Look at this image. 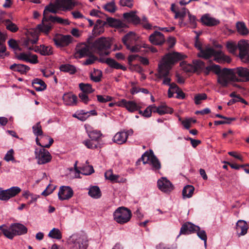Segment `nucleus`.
<instances>
[{
    "label": "nucleus",
    "instance_id": "nucleus-1",
    "mask_svg": "<svg viewBox=\"0 0 249 249\" xmlns=\"http://www.w3.org/2000/svg\"><path fill=\"white\" fill-rule=\"evenodd\" d=\"M184 55L182 54L173 52L166 54L160 61L158 65L159 77L163 78L162 84L169 86L171 79L168 77L169 71L174 64L179 60L183 59Z\"/></svg>",
    "mask_w": 249,
    "mask_h": 249
},
{
    "label": "nucleus",
    "instance_id": "nucleus-2",
    "mask_svg": "<svg viewBox=\"0 0 249 249\" xmlns=\"http://www.w3.org/2000/svg\"><path fill=\"white\" fill-rule=\"evenodd\" d=\"M38 40V35L33 31H28L25 37L21 39L20 43L28 51H33L43 56H49L53 53V48L50 45L44 44L34 45Z\"/></svg>",
    "mask_w": 249,
    "mask_h": 249
},
{
    "label": "nucleus",
    "instance_id": "nucleus-3",
    "mask_svg": "<svg viewBox=\"0 0 249 249\" xmlns=\"http://www.w3.org/2000/svg\"><path fill=\"white\" fill-rule=\"evenodd\" d=\"M57 11V10L53 8V6H46L43 12L42 22L37 26L36 31L47 35L52 29L53 23L56 22L62 24H69V21L67 19H64L57 16L49 15V12L55 13Z\"/></svg>",
    "mask_w": 249,
    "mask_h": 249
},
{
    "label": "nucleus",
    "instance_id": "nucleus-4",
    "mask_svg": "<svg viewBox=\"0 0 249 249\" xmlns=\"http://www.w3.org/2000/svg\"><path fill=\"white\" fill-rule=\"evenodd\" d=\"M195 46L196 48L200 51V53L198 54L199 57L205 59H209L213 57V60L218 63L223 62L229 63L231 62V58L224 54L221 51H215L211 47H207L204 49H202L200 43L198 41H196Z\"/></svg>",
    "mask_w": 249,
    "mask_h": 249
},
{
    "label": "nucleus",
    "instance_id": "nucleus-5",
    "mask_svg": "<svg viewBox=\"0 0 249 249\" xmlns=\"http://www.w3.org/2000/svg\"><path fill=\"white\" fill-rule=\"evenodd\" d=\"M228 51L232 54H235L237 49L239 51V56L241 60L245 63H249V41L241 40L237 45L234 42L229 41L226 44Z\"/></svg>",
    "mask_w": 249,
    "mask_h": 249
},
{
    "label": "nucleus",
    "instance_id": "nucleus-6",
    "mask_svg": "<svg viewBox=\"0 0 249 249\" xmlns=\"http://www.w3.org/2000/svg\"><path fill=\"white\" fill-rule=\"evenodd\" d=\"M67 243L71 249H87L88 247V239L83 233H73L67 239Z\"/></svg>",
    "mask_w": 249,
    "mask_h": 249
},
{
    "label": "nucleus",
    "instance_id": "nucleus-7",
    "mask_svg": "<svg viewBox=\"0 0 249 249\" xmlns=\"http://www.w3.org/2000/svg\"><path fill=\"white\" fill-rule=\"evenodd\" d=\"M111 46V41L109 38L101 37L91 43V49L92 52L100 55H107L109 53L108 50L110 49Z\"/></svg>",
    "mask_w": 249,
    "mask_h": 249
},
{
    "label": "nucleus",
    "instance_id": "nucleus-8",
    "mask_svg": "<svg viewBox=\"0 0 249 249\" xmlns=\"http://www.w3.org/2000/svg\"><path fill=\"white\" fill-rule=\"evenodd\" d=\"M233 69L224 68L219 69L216 74L217 76V82L222 87H227L231 82L237 81L238 78L234 74Z\"/></svg>",
    "mask_w": 249,
    "mask_h": 249
},
{
    "label": "nucleus",
    "instance_id": "nucleus-9",
    "mask_svg": "<svg viewBox=\"0 0 249 249\" xmlns=\"http://www.w3.org/2000/svg\"><path fill=\"white\" fill-rule=\"evenodd\" d=\"M114 219L119 224L128 222L131 217L130 210L125 207H119L113 213Z\"/></svg>",
    "mask_w": 249,
    "mask_h": 249
},
{
    "label": "nucleus",
    "instance_id": "nucleus-10",
    "mask_svg": "<svg viewBox=\"0 0 249 249\" xmlns=\"http://www.w3.org/2000/svg\"><path fill=\"white\" fill-rule=\"evenodd\" d=\"M77 4L75 0H56L54 4L49 6H53V8L63 11H70Z\"/></svg>",
    "mask_w": 249,
    "mask_h": 249
},
{
    "label": "nucleus",
    "instance_id": "nucleus-11",
    "mask_svg": "<svg viewBox=\"0 0 249 249\" xmlns=\"http://www.w3.org/2000/svg\"><path fill=\"white\" fill-rule=\"evenodd\" d=\"M144 164L148 163L152 166L153 170H159L161 168L160 161L153 153L145 152L142 157Z\"/></svg>",
    "mask_w": 249,
    "mask_h": 249
},
{
    "label": "nucleus",
    "instance_id": "nucleus-12",
    "mask_svg": "<svg viewBox=\"0 0 249 249\" xmlns=\"http://www.w3.org/2000/svg\"><path fill=\"white\" fill-rule=\"evenodd\" d=\"M35 154L37 163L39 164H44L51 160V155L48 150L44 148L36 149Z\"/></svg>",
    "mask_w": 249,
    "mask_h": 249
},
{
    "label": "nucleus",
    "instance_id": "nucleus-13",
    "mask_svg": "<svg viewBox=\"0 0 249 249\" xmlns=\"http://www.w3.org/2000/svg\"><path fill=\"white\" fill-rule=\"evenodd\" d=\"M17 59L34 64L38 63L37 56L32 54L30 51L17 53Z\"/></svg>",
    "mask_w": 249,
    "mask_h": 249
},
{
    "label": "nucleus",
    "instance_id": "nucleus-14",
    "mask_svg": "<svg viewBox=\"0 0 249 249\" xmlns=\"http://www.w3.org/2000/svg\"><path fill=\"white\" fill-rule=\"evenodd\" d=\"M92 51L91 45L89 46L84 43L81 44L77 46L76 52L75 53L74 56L77 58L90 56L92 54Z\"/></svg>",
    "mask_w": 249,
    "mask_h": 249
},
{
    "label": "nucleus",
    "instance_id": "nucleus-15",
    "mask_svg": "<svg viewBox=\"0 0 249 249\" xmlns=\"http://www.w3.org/2000/svg\"><path fill=\"white\" fill-rule=\"evenodd\" d=\"M118 107H125L129 112H134L141 108L140 105L137 104L133 101H127L125 99H122L117 103Z\"/></svg>",
    "mask_w": 249,
    "mask_h": 249
},
{
    "label": "nucleus",
    "instance_id": "nucleus-16",
    "mask_svg": "<svg viewBox=\"0 0 249 249\" xmlns=\"http://www.w3.org/2000/svg\"><path fill=\"white\" fill-rule=\"evenodd\" d=\"M72 37L70 35H58L55 36L53 41L58 47H65L69 45L72 41Z\"/></svg>",
    "mask_w": 249,
    "mask_h": 249
},
{
    "label": "nucleus",
    "instance_id": "nucleus-17",
    "mask_svg": "<svg viewBox=\"0 0 249 249\" xmlns=\"http://www.w3.org/2000/svg\"><path fill=\"white\" fill-rule=\"evenodd\" d=\"M157 184L159 189L164 193H169L173 190V184L165 178L159 179Z\"/></svg>",
    "mask_w": 249,
    "mask_h": 249
},
{
    "label": "nucleus",
    "instance_id": "nucleus-18",
    "mask_svg": "<svg viewBox=\"0 0 249 249\" xmlns=\"http://www.w3.org/2000/svg\"><path fill=\"white\" fill-rule=\"evenodd\" d=\"M73 195L72 189L70 187L66 186L61 187L58 193V198L61 200L69 199Z\"/></svg>",
    "mask_w": 249,
    "mask_h": 249
},
{
    "label": "nucleus",
    "instance_id": "nucleus-19",
    "mask_svg": "<svg viewBox=\"0 0 249 249\" xmlns=\"http://www.w3.org/2000/svg\"><path fill=\"white\" fill-rule=\"evenodd\" d=\"M234 74L238 77V81H249V70L246 68L239 67L237 69H233Z\"/></svg>",
    "mask_w": 249,
    "mask_h": 249
},
{
    "label": "nucleus",
    "instance_id": "nucleus-20",
    "mask_svg": "<svg viewBox=\"0 0 249 249\" xmlns=\"http://www.w3.org/2000/svg\"><path fill=\"white\" fill-rule=\"evenodd\" d=\"M36 136V144L43 147V148H49L53 142V139L49 137L48 136Z\"/></svg>",
    "mask_w": 249,
    "mask_h": 249
},
{
    "label": "nucleus",
    "instance_id": "nucleus-21",
    "mask_svg": "<svg viewBox=\"0 0 249 249\" xmlns=\"http://www.w3.org/2000/svg\"><path fill=\"white\" fill-rule=\"evenodd\" d=\"M149 40L153 45H160L165 42L163 35L160 32L155 31L149 37Z\"/></svg>",
    "mask_w": 249,
    "mask_h": 249
},
{
    "label": "nucleus",
    "instance_id": "nucleus-22",
    "mask_svg": "<svg viewBox=\"0 0 249 249\" xmlns=\"http://www.w3.org/2000/svg\"><path fill=\"white\" fill-rule=\"evenodd\" d=\"M0 230L6 237L9 239H12L16 235V223H13L10 226H0Z\"/></svg>",
    "mask_w": 249,
    "mask_h": 249
},
{
    "label": "nucleus",
    "instance_id": "nucleus-23",
    "mask_svg": "<svg viewBox=\"0 0 249 249\" xmlns=\"http://www.w3.org/2000/svg\"><path fill=\"white\" fill-rule=\"evenodd\" d=\"M16 196V187L3 190L0 188V200L7 201L10 198Z\"/></svg>",
    "mask_w": 249,
    "mask_h": 249
},
{
    "label": "nucleus",
    "instance_id": "nucleus-24",
    "mask_svg": "<svg viewBox=\"0 0 249 249\" xmlns=\"http://www.w3.org/2000/svg\"><path fill=\"white\" fill-rule=\"evenodd\" d=\"M199 230V227L190 223L187 222L184 224L181 227L180 234H189L192 232H196V231Z\"/></svg>",
    "mask_w": 249,
    "mask_h": 249
},
{
    "label": "nucleus",
    "instance_id": "nucleus-25",
    "mask_svg": "<svg viewBox=\"0 0 249 249\" xmlns=\"http://www.w3.org/2000/svg\"><path fill=\"white\" fill-rule=\"evenodd\" d=\"M138 39V36L134 32H130L125 35L122 38V41L126 48H129V45L134 44Z\"/></svg>",
    "mask_w": 249,
    "mask_h": 249
},
{
    "label": "nucleus",
    "instance_id": "nucleus-26",
    "mask_svg": "<svg viewBox=\"0 0 249 249\" xmlns=\"http://www.w3.org/2000/svg\"><path fill=\"white\" fill-rule=\"evenodd\" d=\"M105 177L106 179L112 182L123 183L126 181L125 178L121 177L119 175L114 174L111 170L106 171L105 173Z\"/></svg>",
    "mask_w": 249,
    "mask_h": 249
},
{
    "label": "nucleus",
    "instance_id": "nucleus-27",
    "mask_svg": "<svg viewBox=\"0 0 249 249\" xmlns=\"http://www.w3.org/2000/svg\"><path fill=\"white\" fill-rule=\"evenodd\" d=\"M248 226L245 221L239 220L236 225V231L239 236L244 235L247 232Z\"/></svg>",
    "mask_w": 249,
    "mask_h": 249
},
{
    "label": "nucleus",
    "instance_id": "nucleus-28",
    "mask_svg": "<svg viewBox=\"0 0 249 249\" xmlns=\"http://www.w3.org/2000/svg\"><path fill=\"white\" fill-rule=\"evenodd\" d=\"M173 111L174 110L172 108L168 107L164 103L161 104L158 107L155 106V110H154V112H157L161 115L165 114H172Z\"/></svg>",
    "mask_w": 249,
    "mask_h": 249
},
{
    "label": "nucleus",
    "instance_id": "nucleus-29",
    "mask_svg": "<svg viewBox=\"0 0 249 249\" xmlns=\"http://www.w3.org/2000/svg\"><path fill=\"white\" fill-rule=\"evenodd\" d=\"M201 21L203 24L208 26H215L219 23V21L210 17L209 15H205L201 18Z\"/></svg>",
    "mask_w": 249,
    "mask_h": 249
},
{
    "label": "nucleus",
    "instance_id": "nucleus-30",
    "mask_svg": "<svg viewBox=\"0 0 249 249\" xmlns=\"http://www.w3.org/2000/svg\"><path fill=\"white\" fill-rule=\"evenodd\" d=\"M127 139V134L125 133L124 131H121L117 132L113 138L114 142L122 144L126 142Z\"/></svg>",
    "mask_w": 249,
    "mask_h": 249
},
{
    "label": "nucleus",
    "instance_id": "nucleus-31",
    "mask_svg": "<svg viewBox=\"0 0 249 249\" xmlns=\"http://www.w3.org/2000/svg\"><path fill=\"white\" fill-rule=\"evenodd\" d=\"M136 12L131 11L129 13L124 14V18L129 21L132 22L134 24H138L140 22V18L136 14Z\"/></svg>",
    "mask_w": 249,
    "mask_h": 249
},
{
    "label": "nucleus",
    "instance_id": "nucleus-32",
    "mask_svg": "<svg viewBox=\"0 0 249 249\" xmlns=\"http://www.w3.org/2000/svg\"><path fill=\"white\" fill-rule=\"evenodd\" d=\"M77 96L71 93L65 94L63 96V100L65 104L69 106H74L76 104Z\"/></svg>",
    "mask_w": 249,
    "mask_h": 249
},
{
    "label": "nucleus",
    "instance_id": "nucleus-33",
    "mask_svg": "<svg viewBox=\"0 0 249 249\" xmlns=\"http://www.w3.org/2000/svg\"><path fill=\"white\" fill-rule=\"evenodd\" d=\"M236 27L238 33L241 35L246 36L249 33L248 29L243 22H237Z\"/></svg>",
    "mask_w": 249,
    "mask_h": 249
},
{
    "label": "nucleus",
    "instance_id": "nucleus-34",
    "mask_svg": "<svg viewBox=\"0 0 249 249\" xmlns=\"http://www.w3.org/2000/svg\"><path fill=\"white\" fill-rule=\"evenodd\" d=\"M33 87L37 91H42L46 88V85L42 80L36 78L32 82Z\"/></svg>",
    "mask_w": 249,
    "mask_h": 249
},
{
    "label": "nucleus",
    "instance_id": "nucleus-35",
    "mask_svg": "<svg viewBox=\"0 0 249 249\" xmlns=\"http://www.w3.org/2000/svg\"><path fill=\"white\" fill-rule=\"evenodd\" d=\"M89 196L93 198H99L101 196V192L98 186H94L89 189L88 192Z\"/></svg>",
    "mask_w": 249,
    "mask_h": 249
},
{
    "label": "nucleus",
    "instance_id": "nucleus-36",
    "mask_svg": "<svg viewBox=\"0 0 249 249\" xmlns=\"http://www.w3.org/2000/svg\"><path fill=\"white\" fill-rule=\"evenodd\" d=\"M195 190L194 187L192 185H188L185 186L182 190L183 198H190L192 196Z\"/></svg>",
    "mask_w": 249,
    "mask_h": 249
},
{
    "label": "nucleus",
    "instance_id": "nucleus-37",
    "mask_svg": "<svg viewBox=\"0 0 249 249\" xmlns=\"http://www.w3.org/2000/svg\"><path fill=\"white\" fill-rule=\"evenodd\" d=\"M102 72L100 70L94 69L90 73V77L91 80L95 82H99L101 81Z\"/></svg>",
    "mask_w": 249,
    "mask_h": 249
},
{
    "label": "nucleus",
    "instance_id": "nucleus-38",
    "mask_svg": "<svg viewBox=\"0 0 249 249\" xmlns=\"http://www.w3.org/2000/svg\"><path fill=\"white\" fill-rule=\"evenodd\" d=\"M106 63L111 67L116 69L125 70L126 68L117 62L115 60L108 58L106 59Z\"/></svg>",
    "mask_w": 249,
    "mask_h": 249
},
{
    "label": "nucleus",
    "instance_id": "nucleus-39",
    "mask_svg": "<svg viewBox=\"0 0 249 249\" xmlns=\"http://www.w3.org/2000/svg\"><path fill=\"white\" fill-rule=\"evenodd\" d=\"M79 87L82 91V93L89 94L92 93L94 90L92 88V86L88 83H80L79 84Z\"/></svg>",
    "mask_w": 249,
    "mask_h": 249
},
{
    "label": "nucleus",
    "instance_id": "nucleus-40",
    "mask_svg": "<svg viewBox=\"0 0 249 249\" xmlns=\"http://www.w3.org/2000/svg\"><path fill=\"white\" fill-rule=\"evenodd\" d=\"M220 68V67L219 65L213 64L208 66L204 67L203 69V72L206 75H208L210 71H213L216 74Z\"/></svg>",
    "mask_w": 249,
    "mask_h": 249
},
{
    "label": "nucleus",
    "instance_id": "nucleus-41",
    "mask_svg": "<svg viewBox=\"0 0 249 249\" xmlns=\"http://www.w3.org/2000/svg\"><path fill=\"white\" fill-rule=\"evenodd\" d=\"M189 11L188 9L183 8L181 9V10L179 12H176V14L175 15V18H179L180 21V24H183L184 25H186V23L183 22V18L186 16V14H188Z\"/></svg>",
    "mask_w": 249,
    "mask_h": 249
},
{
    "label": "nucleus",
    "instance_id": "nucleus-42",
    "mask_svg": "<svg viewBox=\"0 0 249 249\" xmlns=\"http://www.w3.org/2000/svg\"><path fill=\"white\" fill-rule=\"evenodd\" d=\"M180 67L182 70L186 72H192L195 71L194 66L190 64L186 63L185 61L180 63Z\"/></svg>",
    "mask_w": 249,
    "mask_h": 249
},
{
    "label": "nucleus",
    "instance_id": "nucleus-43",
    "mask_svg": "<svg viewBox=\"0 0 249 249\" xmlns=\"http://www.w3.org/2000/svg\"><path fill=\"white\" fill-rule=\"evenodd\" d=\"M88 134L91 141H98L99 139L102 136V133L100 131L97 130L89 131L87 130Z\"/></svg>",
    "mask_w": 249,
    "mask_h": 249
},
{
    "label": "nucleus",
    "instance_id": "nucleus-44",
    "mask_svg": "<svg viewBox=\"0 0 249 249\" xmlns=\"http://www.w3.org/2000/svg\"><path fill=\"white\" fill-rule=\"evenodd\" d=\"M107 23L111 27H121L122 26V23L120 20L112 18H107Z\"/></svg>",
    "mask_w": 249,
    "mask_h": 249
},
{
    "label": "nucleus",
    "instance_id": "nucleus-45",
    "mask_svg": "<svg viewBox=\"0 0 249 249\" xmlns=\"http://www.w3.org/2000/svg\"><path fill=\"white\" fill-rule=\"evenodd\" d=\"M60 70L61 71L67 72L70 74H73L76 71L75 68L73 66L70 64L61 65Z\"/></svg>",
    "mask_w": 249,
    "mask_h": 249
},
{
    "label": "nucleus",
    "instance_id": "nucleus-46",
    "mask_svg": "<svg viewBox=\"0 0 249 249\" xmlns=\"http://www.w3.org/2000/svg\"><path fill=\"white\" fill-rule=\"evenodd\" d=\"M48 236L52 238L60 239L62 238V234L58 229L53 228L49 233Z\"/></svg>",
    "mask_w": 249,
    "mask_h": 249
},
{
    "label": "nucleus",
    "instance_id": "nucleus-47",
    "mask_svg": "<svg viewBox=\"0 0 249 249\" xmlns=\"http://www.w3.org/2000/svg\"><path fill=\"white\" fill-rule=\"evenodd\" d=\"M33 132L34 135L36 136H44L43 135V131L42 127L40 122L37 123L35 125L32 127Z\"/></svg>",
    "mask_w": 249,
    "mask_h": 249
},
{
    "label": "nucleus",
    "instance_id": "nucleus-48",
    "mask_svg": "<svg viewBox=\"0 0 249 249\" xmlns=\"http://www.w3.org/2000/svg\"><path fill=\"white\" fill-rule=\"evenodd\" d=\"M80 169L81 173L85 175H89L94 172L93 168L91 165H86L80 167Z\"/></svg>",
    "mask_w": 249,
    "mask_h": 249
},
{
    "label": "nucleus",
    "instance_id": "nucleus-49",
    "mask_svg": "<svg viewBox=\"0 0 249 249\" xmlns=\"http://www.w3.org/2000/svg\"><path fill=\"white\" fill-rule=\"evenodd\" d=\"M197 232V236L204 242V246L206 247L207 246V234L204 230H200V227H199V230H197L196 231Z\"/></svg>",
    "mask_w": 249,
    "mask_h": 249
},
{
    "label": "nucleus",
    "instance_id": "nucleus-50",
    "mask_svg": "<svg viewBox=\"0 0 249 249\" xmlns=\"http://www.w3.org/2000/svg\"><path fill=\"white\" fill-rule=\"evenodd\" d=\"M6 29L12 32H16V25L10 19H5L3 21Z\"/></svg>",
    "mask_w": 249,
    "mask_h": 249
},
{
    "label": "nucleus",
    "instance_id": "nucleus-51",
    "mask_svg": "<svg viewBox=\"0 0 249 249\" xmlns=\"http://www.w3.org/2000/svg\"><path fill=\"white\" fill-rule=\"evenodd\" d=\"M27 228L23 224L17 223V235L25 234L27 232Z\"/></svg>",
    "mask_w": 249,
    "mask_h": 249
},
{
    "label": "nucleus",
    "instance_id": "nucleus-52",
    "mask_svg": "<svg viewBox=\"0 0 249 249\" xmlns=\"http://www.w3.org/2000/svg\"><path fill=\"white\" fill-rule=\"evenodd\" d=\"M97 101L99 103H104L109 101H111L113 100V97L108 95H97L96 96Z\"/></svg>",
    "mask_w": 249,
    "mask_h": 249
},
{
    "label": "nucleus",
    "instance_id": "nucleus-53",
    "mask_svg": "<svg viewBox=\"0 0 249 249\" xmlns=\"http://www.w3.org/2000/svg\"><path fill=\"white\" fill-rule=\"evenodd\" d=\"M105 9L111 13H114L116 11V6L114 0H112L111 1L107 3L104 6Z\"/></svg>",
    "mask_w": 249,
    "mask_h": 249
},
{
    "label": "nucleus",
    "instance_id": "nucleus-54",
    "mask_svg": "<svg viewBox=\"0 0 249 249\" xmlns=\"http://www.w3.org/2000/svg\"><path fill=\"white\" fill-rule=\"evenodd\" d=\"M154 110H155V106L154 105L148 106L142 113V116L145 117H150L151 116L152 112H154Z\"/></svg>",
    "mask_w": 249,
    "mask_h": 249
},
{
    "label": "nucleus",
    "instance_id": "nucleus-55",
    "mask_svg": "<svg viewBox=\"0 0 249 249\" xmlns=\"http://www.w3.org/2000/svg\"><path fill=\"white\" fill-rule=\"evenodd\" d=\"M4 160L7 162L14 161V150L13 149H11L7 152Z\"/></svg>",
    "mask_w": 249,
    "mask_h": 249
},
{
    "label": "nucleus",
    "instance_id": "nucleus-56",
    "mask_svg": "<svg viewBox=\"0 0 249 249\" xmlns=\"http://www.w3.org/2000/svg\"><path fill=\"white\" fill-rule=\"evenodd\" d=\"M104 31V26L95 24L92 30V33L95 36H97L103 33Z\"/></svg>",
    "mask_w": 249,
    "mask_h": 249
},
{
    "label": "nucleus",
    "instance_id": "nucleus-57",
    "mask_svg": "<svg viewBox=\"0 0 249 249\" xmlns=\"http://www.w3.org/2000/svg\"><path fill=\"white\" fill-rule=\"evenodd\" d=\"M94 141L91 140H85L83 142V143L89 149H94L97 147V144L95 143Z\"/></svg>",
    "mask_w": 249,
    "mask_h": 249
},
{
    "label": "nucleus",
    "instance_id": "nucleus-58",
    "mask_svg": "<svg viewBox=\"0 0 249 249\" xmlns=\"http://www.w3.org/2000/svg\"><path fill=\"white\" fill-rule=\"evenodd\" d=\"M134 0H120L119 4L122 6L132 8L133 6Z\"/></svg>",
    "mask_w": 249,
    "mask_h": 249
},
{
    "label": "nucleus",
    "instance_id": "nucleus-59",
    "mask_svg": "<svg viewBox=\"0 0 249 249\" xmlns=\"http://www.w3.org/2000/svg\"><path fill=\"white\" fill-rule=\"evenodd\" d=\"M195 71L197 70H202L205 67V64L203 62L200 60H196L193 62Z\"/></svg>",
    "mask_w": 249,
    "mask_h": 249
},
{
    "label": "nucleus",
    "instance_id": "nucleus-60",
    "mask_svg": "<svg viewBox=\"0 0 249 249\" xmlns=\"http://www.w3.org/2000/svg\"><path fill=\"white\" fill-rule=\"evenodd\" d=\"M207 98V95L205 93L196 94L194 98L195 103L196 105L200 104V101Z\"/></svg>",
    "mask_w": 249,
    "mask_h": 249
},
{
    "label": "nucleus",
    "instance_id": "nucleus-61",
    "mask_svg": "<svg viewBox=\"0 0 249 249\" xmlns=\"http://www.w3.org/2000/svg\"><path fill=\"white\" fill-rule=\"evenodd\" d=\"M30 68L23 64H17V71L20 72L21 73H24L28 71Z\"/></svg>",
    "mask_w": 249,
    "mask_h": 249
},
{
    "label": "nucleus",
    "instance_id": "nucleus-62",
    "mask_svg": "<svg viewBox=\"0 0 249 249\" xmlns=\"http://www.w3.org/2000/svg\"><path fill=\"white\" fill-rule=\"evenodd\" d=\"M79 97L82 102H83L85 104H87L89 101V96L87 95V93H80L79 94Z\"/></svg>",
    "mask_w": 249,
    "mask_h": 249
},
{
    "label": "nucleus",
    "instance_id": "nucleus-63",
    "mask_svg": "<svg viewBox=\"0 0 249 249\" xmlns=\"http://www.w3.org/2000/svg\"><path fill=\"white\" fill-rule=\"evenodd\" d=\"M188 18L191 27L195 28L196 26V18L194 16H192L190 12H188Z\"/></svg>",
    "mask_w": 249,
    "mask_h": 249
},
{
    "label": "nucleus",
    "instance_id": "nucleus-64",
    "mask_svg": "<svg viewBox=\"0 0 249 249\" xmlns=\"http://www.w3.org/2000/svg\"><path fill=\"white\" fill-rule=\"evenodd\" d=\"M89 58L87 59L86 61L84 62V64L85 65H88L93 64L95 61L97 59V58L95 57L94 55H92V54L89 56Z\"/></svg>",
    "mask_w": 249,
    "mask_h": 249
}]
</instances>
